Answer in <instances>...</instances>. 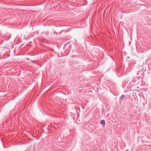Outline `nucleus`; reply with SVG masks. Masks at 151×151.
<instances>
[{
  "label": "nucleus",
  "mask_w": 151,
  "mask_h": 151,
  "mask_svg": "<svg viewBox=\"0 0 151 151\" xmlns=\"http://www.w3.org/2000/svg\"><path fill=\"white\" fill-rule=\"evenodd\" d=\"M101 124L104 126L105 124V121L104 120H102L101 122Z\"/></svg>",
  "instance_id": "obj_1"
},
{
  "label": "nucleus",
  "mask_w": 151,
  "mask_h": 151,
  "mask_svg": "<svg viewBox=\"0 0 151 151\" xmlns=\"http://www.w3.org/2000/svg\"><path fill=\"white\" fill-rule=\"evenodd\" d=\"M122 96V97H124V95H123V96Z\"/></svg>",
  "instance_id": "obj_2"
}]
</instances>
